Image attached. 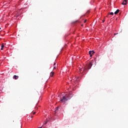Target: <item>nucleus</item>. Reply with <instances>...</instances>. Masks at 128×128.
Returning <instances> with one entry per match:
<instances>
[{
    "label": "nucleus",
    "instance_id": "f257e3e1",
    "mask_svg": "<svg viewBox=\"0 0 128 128\" xmlns=\"http://www.w3.org/2000/svg\"><path fill=\"white\" fill-rule=\"evenodd\" d=\"M72 98V93L70 92L66 96H63L62 98H60V101L62 102H68V100H70Z\"/></svg>",
    "mask_w": 128,
    "mask_h": 128
},
{
    "label": "nucleus",
    "instance_id": "f03ea898",
    "mask_svg": "<svg viewBox=\"0 0 128 128\" xmlns=\"http://www.w3.org/2000/svg\"><path fill=\"white\" fill-rule=\"evenodd\" d=\"M88 70V68H82L80 70V72H85L86 70Z\"/></svg>",
    "mask_w": 128,
    "mask_h": 128
},
{
    "label": "nucleus",
    "instance_id": "7ed1b4c3",
    "mask_svg": "<svg viewBox=\"0 0 128 128\" xmlns=\"http://www.w3.org/2000/svg\"><path fill=\"white\" fill-rule=\"evenodd\" d=\"M94 52H95L94 50H90V51H89L88 54L90 55V58H92V54H94Z\"/></svg>",
    "mask_w": 128,
    "mask_h": 128
},
{
    "label": "nucleus",
    "instance_id": "20e7f679",
    "mask_svg": "<svg viewBox=\"0 0 128 128\" xmlns=\"http://www.w3.org/2000/svg\"><path fill=\"white\" fill-rule=\"evenodd\" d=\"M124 2H125V3L122 2V4L123 6H126V4H128V0H124Z\"/></svg>",
    "mask_w": 128,
    "mask_h": 128
},
{
    "label": "nucleus",
    "instance_id": "39448f33",
    "mask_svg": "<svg viewBox=\"0 0 128 128\" xmlns=\"http://www.w3.org/2000/svg\"><path fill=\"white\" fill-rule=\"evenodd\" d=\"M13 78H14V80H18V76L16 75H14L13 76Z\"/></svg>",
    "mask_w": 128,
    "mask_h": 128
},
{
    "label": "nucleus",
    "instance_id": "423d86ee",
    "mask_svg": "<svg viewBox=\"0 0 128 128\" xmlns=\"http://www.w3.org/2000/svg\"><path fill=\"white\" fill-rule=\"evenodd\" d=\"M118 12H120V10L118 9L114 12V14H118Z\"/></svg>",
    "mask_w": 128,
    "mask_h": 128
},
{
    "label": "nucleus",
    "instance_id": "0eeeda50",
    "mask_svg": "<svg viewBox=\"0 0 128 128\" xmlns=\"http://www.w3.org/2000/svg\"><path fill=\"white\" fill-rule=\"evenodd\" d=\"M54 72H51L50 74V76L52 78L54 76Z\"/></svg>",
    "mask_w": 128,
    "mask_h": 128
},
{
    "label": "nucleus",
    "instance_id": "6e6552de",
    "mask_svg": "<svg viewBox=\"0 0 128 128\" xmlns=\"http://www.w3.org/2000/svg\"><path fill=\"white\" fill-rule=\"evenodd\" d=\"M4 45L2 44L1 46V50H4Z\"/></svg>",
    "mask_w": 128,
    "mask_h": 128
},
{
    "label": "nucleus",
    "instance_id": "1a4fd4ad",
    "mask_svg": "<svg viewBox=\"0 0 128 128\" xmlns=\"http://www.w3.org/2000/svg\"><path fill=\"white\" fill-rule=\"evenodd\" d=\"M109 14H111V16H114V12H110Z\"/></svg>",
    "mask_w": 128,
    "mask_h": 128
},
{
    "label": "nucleus",
    "instance_id": "9d476101",
    "mask_svg": "<svg viewBox=\"0 0 128 128\" xmlns=\"http://www.w3.org/2000/svg\"><path fill=\"white\" fill-rule=\"evenodd\" d=\"M75 80H76V82L78 81V77L77 78H76L75 79Z\"/></svg>",
    "mask_w": 128,
    "mask_h": 128
},
{
    "label": "nucleus",
    "instance_id": "9b49d317",
    "mask_svg": "<svg viewBox=\"0 0 128 128\" xmlns=\"http://www.w3.org/2000/svg\"><path fill=\"white\" fill-rule=\"evenodd\" d=\"M118 34V33H115V34H114V35L116 36V35Z\"/></svg>",
    "mask_w": 128,
    "mask_h": 128
},
{
    "label": "nucleus",
    "instance_id": "f8f14e48",
    "mask_svg": "<svg viewBox=\"0 0 128 128\" xmlns=\"http://www.w3.org/2000/svg\"><path fill=\"white\" fill-rule=\"evenodd\" d=\"M54 70H56V66H54Z\"/></svg>",
    "mask_w": 128,
    "mask_h": 128
},
{
    "label": "nucleus",
    "instance_id": "ddd939ff",
    "mask_svg": "<svg viewBox=\"0 0 128 128\" xmlns=\"http://www.w3.org/2000/svg\"><path fill=\"white\" fill-rule=\"evenodd\" d=\"M84 23L86 22V20H85L84 21Z\"/></svg>",
    "mask_w": 128,
    "mask_h": 128
},
{
    "label": "nucleus",
    "instance_id": "4468645a",
    "mask_svg": "<svg viewBox=\"0 0 128 128\" xmlns=\"http://www.w3.org/2000/svg\"><path fill=\"white\" fill-rule=\"evenodd\" d=\"M90 68H92V65L90 68H88V70H90Z\"/></svg>",
    "mask_w": 128,
    "mask_h": 128
},
{
    "label": "nucleus",
    "instance_id": "2eb2a0df",
    "mask_svg": "<svg viewBox=\"0 0 128 128\" xmlns=\"http://www.w3.org/2000/svg\"><path fill=\"white\" fill-rule=\"evenodd\" d=\"M38 128H42V126L41 127H39Z\"/></svg>",
    "mask_w": 128,
    "mask_h": 128
},
{
    "label": "nucleus",
    "instance_id": "dca6fc26",
    "mask_svg": "<svg viewBox=\"0 0 128 128\" xmlns=\"http://www.w3.org/2000/svg\"><path fill=\"white\" fill-rule=\"evenodd\" d=\"M54 66H56V63L54 62Z\"/></svg>",
    "mask_w": 128,
    "mask_h": 128
},
{
    "label": "nucleus",
    "instance_id": "f3484780",
    "mask_svg": "<svg viewBox=\"0 0 128 128\" xmlns=\"http://www.w3.org/2000/svg\"><path fill=\"white\" fill-rule=\"evenodd\" d=\"M102 22H104V20H103V21H102Z\"/></svg>",
    "mask_w": 128,
    "mask_h": 128
},
{
    "label": "nucleus",
    "instance_id": "a211bd4d",
    "mask_svg": "<svg viewBox=\"0 0 128 128\" xmlns=\"http://www.w3.org/2000/svg\"><path fill=\"white\" fill-rule=\"evenodd\" d=\"M56 108H57V110H58V107H56Z\"/></svg>",
    "mask_w": 128,
    "mask_h": 128
},
{
    "label": "nucleus",
    "instance_id": "6ab92c4d",
    "mask_svg": "<svg viewBox=\"0 0 128 128\" xmlns=\"http://www.w3.org/2000/svg\"><path fill=\"white\" fill-rule=\"evenodd\" d=\"M1 29L0 27V30Z\"/></svg>",
    "mask_w": 128,
    "mask_h": 128
}]
</instances>
